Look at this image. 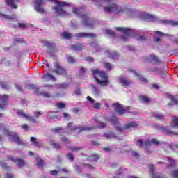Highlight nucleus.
I'll return each instance as SVG.
<instances>
[{
    "label": "nucleus",
    "instance_id": "29",
    "mask_svg": "<svg viewBox=\"0 0 178 178\" xmlns=\"http://www.w3.org/2000/svg\"><path fill=\"white\" fill-rule=\"evenodd\" d=\"M108 120V122H111V123H112V124H118V123H119V122H120V119L116 118V117H115V116L109 117Z\"/></svg>",
    "mask_w": 178,
    "mask_h": 178
},
{
    "label": "nucleus",
    "instance_id": "43",
    "mask_svg": "<svg viewBox=\"0 0 178 178\" xmlns=\"http://www.w3.org/2000/svg\"><path fill=\"white\" fill-rule=\"evenodd\" d=\"M36 165L38 168H42V166H44V161L40 158H38Z\"/></svg>",
    "mask_w": 178,
    "mask_h": 178
},
{
    "label": "nucleus",
    "instance_id": "23",
    "mask_svg": "<svg viewBox=\"0 0 178 178\" xmlns=\"http://www.w3.org/2000/svg\"><path fill=\"white\" fill-rule=\"evenodd\" d=\"M31 141L34 147H37L38 148L42 147V142L40 140H37L34 137H31Z\"/></svg>",
    "mask_w": 178,
    "mask_h": 178
},
{
    "label": "nucleus",
    "instance_id": "58",
    "mask_svg": "<svg viewBox=\"0 0 178 178\" xmlns=\"http://www.w3.org/2000/svg\"><path fill=\"white\" fill-rule=\"evenodd\" d=\"M0 166L3 168V169L7 170L8 168V164H6L3 161H0Z\"/></svg>",
    "mask_w": 178,
    "mask_h": 178
},
{
    "label": "nucleus",
    "instance_id": "61",
    "mask_svg": "<svg viewBox=\"0 0 178 178\" xmlns=\"http://www.w3.org/2000/svg\"><path fill=\"white\" fill-rule=\"evenodd\" d=\"M61 141L65 144H70V140L66 137L61 138Z\"/></svg>",
    "mask_w": 178,
    "mask_h": 178
},
{
    "label": "nucleus",
    "instance_id": "13",
    "mask_svg": "<svg viewBox=\"0 0 178 178\" xmlns=\"http://www.w3.org/2000/svg\"><path fill=\"white\" fill-rule=\"evenodd\" d=\"M138 144L140 148H144L145 149V152L147 154H149V150H148L149 147H151V145L152 144L151 140H146L145 143L143 141L142 139L138 140Z\"/></svg>",
    "mask_w": 178,
    "mask_h": 178
},
{
    "label": "nucleus",
    "instance_id": "59",
    "mask_svg": "<svg viewBox=\"0 0 178 178\" xmlns=\"http://www.w3.org/2000/svg\"><path fill=\"white\" fill-rule=\"evenodd\" d=\"M67 60L68 63H74V62H76V59H74V58L70 57V56H67Z\"/></svg>",
    "mask_w": 178,
    "mask_h": 178
},
{
    "label": "nucleus",
    "instance_id": "30",
    "mask_svg": "<svg viewBox=\"0 0 178 178\" xmlns=\"http://www.w3.org/2000/svg\"><path fill=\"white\" fill-rule=\"evenodd\" d=\"M119 56H120L119 54L115 51L108 53V58H110L111 59H113L114 60H116V59H118Z\"/></svg>",
    "mask_w": 178,
    "mask_h": 178
},
{
    "label": "nucleus",
    "instance_id": "5",
    "mask_svg": "<svg viewBox=\"0 0 178 178\" xmlns=\"http://www.w3.org/2000/svg\"><path fill=\"white\" fill-rule=\"evenodd\" d=\"M113 109L118 115H124V113H131V108L130 106L123 107L122 104L118 102L113 104Z\"/></svg>",
    "mask_w": 178,
    "mask_h": 178
},
{
    "label": "nucleus",
    "instance_id": "33",
    "mask_svg": "<svg viewBox=\"0 0 178 178\" xmlns=\"http://www.w3.org/2000/svg\"><path fill=\"white\" fill-rule=\"evenodd\" d=\"M161 130H162L163 131H165L166 134H175V136H178V133H175L170 130H168V128L165 127H161Z\"/></svg>",
    "mask_w": 178,
    "mask_h": 178
},
{
    "label": "nucleus",
    "instance_id": "15",
    "mask_svg": "<svg viewBox=\"0 0 178 178\" xmlns=\"http://www.w3.org/2000/svg\"><path fill=\"white\" fill-rule=\"evenodd\" d=\"M54 66L55 69L51 70L52 73H55V74H65V69L62 67V65L58 63H54Z\"/></svg>",
    "mask_w": 178,
    "mask_h": 178
},
{
    "label": "nucleus",
    "instance_id": "24",
    "mask_svg": "<svg viewBox=\"0 0 178 178\" xmlns=\"http://www.w3.org/2000/svg\"><path fill=\"white\" fill-rule=\"evenodd\" d=\"M71 48L72 49H74V51H82V49L86 48V45H84L83 43H78L76 44L72 45Z\"/></svg>",
    "mask_w": 178,
    "mask_h": 178
},
{
    "label": "nucleus",
    "instance_id": "3",
    "mask_svg": "<svg viewBox=\"0 0 178 178\" xmlns=\"http://www.w3.org/2000/svg\"><path fill=\"white\" fill-rule=\"evenodd\" d=\"M92 73L95 79L97 84L102 87H106L109 84V80L108 79V75L105 72L99 71V70H92Z\"/></svg>",
    "mask_w": 178,
    "mask_h": 178
},
{
    "label": "nucleus",
    "instance_id": "37",
    "mask_svg": "<svg viewBox=\"0 0 178 178\" xmlns=\"http://www.w3.org/2000/svg\"><path fill=\"white\" fill-rule=\"evenodd\" d=\"M99 157L97 154H93L91 156L88 157V161H91L92 162H97Z\"/></svg>",
    "mask_w": 178,
    "mask_h": 178
},
{
    "label": "nucleus",
    "instance_id": "36",
    "mask_svg": "<svg viewBox=\"0 0 178 178\" xmlns=\"http://www.w3.org/2000/svg\"><path fill=\"white\" fill-rule=\"evenodd\" d=\"M170 127H178V118L177 117H174L172 118V124L170 125Z\"/></svg>",
    "mask_w": 178,
    "mask_h": 178
},
{
    "label": "nucleus",
    "instance_id": "19",
    "mask_svg": "<svg viewBox=\"0 0 178 178\" xmlns=\"http://www.w3.org/2000/svg\"><path fill=\"white\" fill-rule=\"evenodd\" d=\"M149 72H153L154 73H157V74H159V76H160V77H162V78L166 76V72H163L162 68H158V67L149 68Z\"/></svg>",
    "mask_w": 178,
    "mask_h": 178
},
{
    "label": "nucleus",
    "instance_id": "2",
    "mask_svg": "<svg viewBox=\"0 0 178 178\" xmlns=\"http://www.w3.org/2000/svg\"><path fill=\"white\" fill-rule=\"evenodd\" d=\"M72 12L76 16L81 17L82 24L85 27L88 29H94L95 27V20L92 19L88 14H83V9L81 8L74 7L72 8Z\"/></svg>",
    "mask_w": 178,
    "mask_h": 178
},
{
    "label": "nucleus",
    "instance_id": "38",
    "mask_svg": "<svg viewBox=\"0 0 178 178\" xmlns=\"http://www.w3.org/2000/svg\"><path fill=\"white\" fill-rule=\"evenodd\" d=\"M62 37H64V38H67V40H70V38H72V37H73V35L69 33V32H63L61 34Z\"/></svg>",
    "mask_w": 178,
    "mask_h": 178
},
{
    "label": "nucleus",
    "instance_id": "54",
    "mask_svg": "<svg viewBox=\"0 0 178 178\" xmlns=\"http://www.w3.org/2000/svg\"><path fill=\"white\" fill-rule=\"evenodd\" d=\"M147 37L146 36H143V35H138L136 37V40L138 41H147Z\"/></svg>",
    "mask_w": 178,
    "mask_h": 178
},
{
    "label": "nucleus",
    "instance_id": "32",
    "mask_svg": "<svg viewBox=\"0 0 178 178\" xmlns=\"http://www.w3.org/2000/svg\"><path fill=\"white\" fill-rule=\"evenodd\" d=\"M130 72H132V73L135 74L136 77H138V79L139 80H140V81H143L144 83H145V81H147V79H145V78L143 77V76H141L140 74L137 73L136 71L131 70Z\"/></svg>",
    "mask_w": 178,
    "mask_h": 178
},
{
    "label": "nucleus",
    "instance_id": "62",
    "mask_svg": "<svg viewBox=\"0 0 178 178\" xmlns=\"http://www.w3.org/2000/svg\"><path fill=\"white\" fill-rule=\"evenodd\" d=\"M60 170H53L50 171V175H53V176H57L58 173H59Z\"/></svg>",
    "mask_w": 178,
    "mask_h": 178
},
{
    "label": "nucleus",
    "instance_id": "22",
    "mask_svg": "<svg viewBox=\"0 0 178 178\" xmlns=\"http://www.w3.org/2000/svg\"><path fill=\"white\" fill-rule=\"evenodd\" d=\"M159 23H161V24H165L167 26H172V27L178 26L177 21H169V20L161 19L159 21Z\"/></svg>",
    "mask_w": 178,
    "mask_h": 178
},
{
    "label": "nucleus",
    "instance_id": "27",
    "mask_svg": "<svg viewBox=\"0 0 178 178\" xmlns=\"http://www.w3.org/2000/svg\"><path fill=\"white\" fill-rule=\"evenodd\" d=\"M143 17L145 20H147L148 22H156V18L154 15H151L149 14H144Z\"/></svg>",
    "mask_w": 178,
    "mask_h": 178
},
{
    "label": "nucleus",
    "instance_id": "63",
    "mask_svg": "<svg viewBox=\"0 0 178 178\" xmlns=\"http://www.w3.org/2000/svg\"><path fill=\"white\" fill-rule=\"evenodd\" d=\"M104 67H106V69H108V70H111V69H112V65H111V63H105Z\"/></svg>",
    "mask_w": 178,
    "mask_h": 178
},
{
    "label": "nucleus",
    "instance_id": "1",
    "mask_svg": "<svg viewBox=\"0 0 178 178\" xmlns=\"http://www.w3.org/2000/svg\"><path fill=\"white\" fill-rule=\"evenodd\" d=\"M104 13H114L115 15H122V13L125 12L129 17H134L136 16V10L124 9L116 3L110 4L104 7Z\"/></svg>",
    "mask_w": 178,
    "mask_h": 178
},
{
    "label": "nucleus",
    "instance_id": "18",
    "mask_svg": "<svg viewBox=\"0 0 178 178\" xmlns=\"http://www.w3.org/2000/svg\"><path fill=\"white\" fill-rule=\"evenodd\" d=\"M76 38H95L96 35L94 33L81 32L75 34Z\"/></svg>",
    "mask_w": 178,
    "mask_h": 178
},
{
    "label": "nucleus",
    "instance_id": "4",
    "mask_svg": "<svg viewBox=\"0 0 178 178\" xmlns=\"http://www.w3.org/2000/svg\"><path fill=\"white\" fill-rule=\"evenodd\" d=\"M54 2L57 3L56 6L53 7V10L57 16H69V13H67L63 8L72 6V3L62 1H58V0H54Z\"/></svg>",
    "mask_w": 178,
    "mask_h": 178
},
{
    "label": "nucleus",
    "instance_id": "41",
    "mask_svg": "<svg viewBox=\"0 0 178 178\" xmlns=\"http://www.w3.org/2000/svg\"><path fill=\"white\" fill-rule=\"evenodd\" d=\"M51 141V145L53 147V148H56V149H60V144L57 143H54V140H50Z\"/></svg>",
    "mask_w": 178,
    "mask_h": 178
},
{
    "label": "nucleus",
    "instance_id": "14",
    "mask_svg": "<svg viewBox=\"0 0 178 178\" xmlns=\"http://www.w3.org/2000/svg\"><path fill=\"white\" fill-rule=\"evenodd\" d=\"M154 34H156V35H159V37H170V40L172 41V42H174V44H178V38H175V35H173L166 34L159 31H155Z\"/></svg>",
    "mask_w": 178,
    "mask_h": 178
},
{
    "label": "nucleus",
    "instance_id": "53",
    "mask_svg": "<svg viewBox=\"0 0 178 178\" xmlns=\"http://www.w3.org/2000/svg\"><path fill=\"white\" fill-rule=\"evenodd\" d=\"M154 118H156V119H157L158 120H162V119H163L164 116H163V115H162L161 113H155Z\"/></svg>",
    "mask_w": 178,
    "mask_h": 178
},
{
    "label": "nucleus",
    "instance_id": "6",
    "mask_svg": "<svg viewBox=\"0 0 178 178\" xmlns=\"http://www.w3.org/2000/svg\"><path fill=\"white\" fill-rule=\"evenodd\" d=\"M4 134H6V136H8V137L11 139V141H14L18 145L23 144V141L20 140L19 136H17L15 133L11 132L8 129H5Z\"/></svg>",
    "mask_w": 178,
    "mask_h": 178
},
{
    "label": "nucleus",
    "instance_id": "48",
    "mask_svg": "<svg viewBox=\"0 0 178 178\" xmlns=\"http://www.w3.org/2000/svg\"><path fill=\"white\" fill-rule=\"evenodd\" d=\"M63 130V128L61 127H57L51 129L52 133H54V134H58L60 133Z\"/></svg>",
    "mask_w": 178,
    "mask_h": 178
},
{
    "label": "nucleus",
    "instance_id": "39",
    "mask_svg": "<svg viewBox=\"0 0 178 178\" xmlns=\"http://www.w3.org/2000/svg\"><path fill=\"white\" fill-rule=\"evenodd\" d=\"M115 129L117 130V131L122 132L124 131V130H127V128H126V124H124L123 126L115 127Z\"/></svg>",
    "mask_w": 178,
    "mask_h": 178
},
{
    "label": "nucleus",
    "instance_id": "55",
    "mask_svg": "<svg viewBox=\"0 0 178 178\" xmlns=\"http://www.w3.org/2000/svg\"><path fill=\"white\" fill-rule=\"evenodd\" d=\"M58 88H67V87H69V83H60V84H58Z\"/></svg>",
    "mask_w": 178,
    "mask_h": 178
},
{
    "label": "nucleus",
    "instance_id": "34",
    "mask_svg": "<svg viewBox=\"0 0 178 178\" xmlns=\"http://www.w3.org/2000/svg\"><path fill=\"white\" fill-rule=\"evenodd\" d=\"M38 95H42V97H44V98H51V94L45 91H41L38 92Z\"/></svg>",
    "mask_w": 178,
    "mask_h": 178
},
{
    "label": "nucleus",
    "instance_id": "25",
    "mask_svg": "<svg viewBox=\"0 0 178 178\" xmlns=\"http://www.w3.org/2000/svg\"><path fill=\"white\" fill-rule=\"evenodd\" d=\"M136 127H138V122L137 121H132L125 124L127 130H129V129H136Z\"/></svg>",
    "mask_w": 178,
    "mask_h": 178
},
{
    "label": "nucleus",
    "instance_id": "51",
    "mask_svg": "<svg viewBox=\"0 0 178 178\" xmlns=\"http://www.w3.org/2000/svg\"><path fill=\"white\" fill-rule=\"evenodd\" d=\"M97 127H99V129H104L106 127V124L102 122H97Z\"/></svg>",
    "mask_w": 178,
    "mask_h": 178
},
{
    "label": "nucleus",
    "instance_id": "60",
    "mask_svg": "<svg viewBox=\"0 0 178 178\" xmlns=\"http://www.w3.org/2000/svg\"><path fill=\"white\" fill-rule=\"evenodd\" d=\"M67 158H68L70 161H71V162H72V161H74V156L72 153L67 154Z\"/></svg>",
    "mask_w": 178,
    "mask_h": 178
},
{
    "label": "nucleus",
    "instance_id": "17",
    "mask_svg": "<svg viewBox=\"0 0 178 178\" xmlns=\"http://www.w3.org/2000/svg\"><path fill=\"white\" fill-rule=\"evenodd\" d=\"M149 171L151 178H166L165 175L155 172V166L154 165H150Z\"/></svg>",
    "mask_w": 178,
    "mask_h": 178
},
{
    "label": "nucleus",
    "instance_id": "35",
    "mask_svg": "<svg viewBox=\"0 0 178 178\" xmlns=\"http://www.w3.org/2000/svg\"><path fill=\"white\" fill-rule=\"evenodd\" d=\"M17 115H19V116H22V118H25V119H27L29 116V115L26 114V113H24L23 110L17 111Z\"/></svg>",
    "mask_w": 178,
    "mask_h": 178
},
{
    "label": "nucleus",
    "instance_id": "52",
    "mask_svg": "<svg viewBox=\"0 0 178 178\" xmlns=\"http://www.w3.org/2000/svg\"><path fill=\"white\" fill-rule=\"evenodd\" d=\"M56 106H57L58 109H65L66 104H65V103H56Z\"/></svg>",
    "mask_w": 178,
    "mask_h": 178
},
{
    "label": "nucleus",
    "instance_id": "56",
    "mask_svg": "<svg viewBox=\"0 0 178 178\" xmlns=\"http://www.w3.org/2000/svg\"><path fill=\"white\" fill-rule=\"evenodd\" d=\"M94 2L96 3L95 6H102L101 3H102V2H104V1H111V0H93Z\"/></svg>",
    "mask_w": 178,
    "mask_h": 178
},
{
    "label": "nucleus",
    "instance_id": "20",
    "mask_svg": "<svg viewBox=\"0 0 178 178\" xmlns=\"http://www.w3.org/2000/svg\"><path fill=\"white\" fill-rule=\"evenodd\" d=\"M10 161H12L13 162H15V163H17L19 166V168H23V166H26V162H24V160L19 158H15L10 156L9 158Z\"/></svg>",
    "mask_w": 178,
    "mask_h": 178
},
{
    "label": "nucleus",
    "instance_id": "40",
    "mask_svg": "<svg viewBox=\"0 0 178 178\" xmlns=\"http://www.w3.org/2000/svg\"><path fill=\"white\" fill-rule=\"evenodd\" d=\"M131 147L129 145H124L120 150V152H130Z\"/></svg>",
    "mask_w": 178,
    "mask_h": 178
},
{
    "label": "nucleus",
    "instance_id": "57",
    "mask_svg": "<svg viewBox=\"0 0 178 178\" xmlns=\"http://www.w3.org/2000/svg\"><path fill=\"white\" fill-rule=\"evenodd\" d=\"M171 176L172 178H178V170H174L171 173Z\"/></svg>",
    "mask_w": 178,
    "mask_h": 178
},
{
    "label": "nucleus",
    "instance_id": "7",
    "mask_svg": "<svg viewBox=\"0 0 178 178\" xmlns=\"http://www.w3.org/2000/svg\"><path fill=\"white\" fill-rule=\"evenodd\" d=\"M115 30H117V31H121L122 33H123V35L121 37L122 41H127V40H129V38H130V35L132 33L131 29L128 28L117 27L115 28Z\"/></svg>",
    "mask_w": 178,
    "mask_h": 178
},
{
    "label": "nucleus",
    "instance_id": "64",
    "mask_svg": "<svg viewBox=\"0 0 178 178\" xmlns=\"http://www.w3.org/2000/svg\"><path fill=\"white\" fill-rule=\"evenodd\" d=\"M28 120H31V122H33V123H37V120H35V118H33L31 115L28 116V118H26Z\"/></svg>",
    "mask_w": 178,
    "mask_h": 178
},
{
    "label": "nucleus",
    "instance_id": "9",
    "mask_svg": "<svg viewBox=\"0 0 178 178\" xmlns=\"http://www.w3.org/2000/svg\"><path fill=\"white\" fill-rule=\"evenodd\" d=\"M73 124V122L68 123V127H70V130H79V133H81V131H90V130H92V129H95V127H87V126H79L75 127H70Z\"/></svg>",
    "mask_w": 178,
    "mask_h": 178
},
{
    "label": "nucleus",
    "instance_id": "44",
    "mask_svg": "<svg viewBox=\"0 0 178 178\" xmlns=\"http://www.w3.org/2000/svg\"><path fill=\"white\" fill-rule=\"evenodd\" d=\"M104 137H105V138H111L112 137L116 138V135L115 134V133L111 132L110 134H104Z\"/></svg>",
    "mask_w": 178,
    "mask_h": 178
},
{
    "label": "nucleus",
    "instance_id": "49",
    "mask_svg": "<svg viewBox=\"0 0 178 178\" xmlns=\"http://www.w3.org/2000/svg\"><path fill=\"white\" fill-rule=\"evenodd\" d=\"M0 16L5 17V19H8V20H15V19H16V17H15V16L6 15L2 14L1 13H0Z\"/></svg>",
    "mask_w": 178,
    "mask_h": 178
},
{
    "label": "nucleus",
    "instance_id": "11",
    "mask_svg": "<svg viewBox=\"0 0 178 178\" xmlns=\"http://www.w3.org/2000/svg\"><path fill=\"white\" fill-rule=\"evenodd\" d=\"M49 1H51V0H47ZM35 10H36V12H38V13H45V10L44 9V7L42 6V5H44V0H35Z\"/></svg>",
    "mask_w": 178,
    "mask_h": 178
},
{
    "label": "nucleus",
    "instance_id": "8",
    "mask_svg": "<svg viewBox=\"0 0 178 178\" xmlns=\"http://www.w3.org/2000/svg\"><path fill=\"white\" fill-rule=\"evenodd\" d=\"M41 44L44 45V47H47L48 48L47 54L49 55H51V56H54L55 51L54 50V47H55V44L49 41L42 40H40Z\"/></svg>",
    "mask_w": 178,
    "mask_h": 178
},
{
    "label": "nucleus",
    "instance_id": "46",
    "mask_svg": "<svg viewBox=\"0 0 178 178\" xmlns=\"http://www.w3.org/2000/svg\"><path fill=\"white\" fill-rule=\"evenodd\" d=\"M53 113H55V112H49L47 113L48 119H58V115H54Z\"/></svg>",
    "mask_w": 178,
    "mask_h": 178
},
{
    "label": "nucleus",
    "instance_id": "10",
    "mask_svg": "<svg viewBox=\"0 0 178 178\" xmlns=\"http://www.w3.org/2000/svg\"><path fill=\"white\" fill-rule=\"evenodd\" d=\"M145 60L149 62V63H152V65H159V63H162L159 57L155 54H150L149 56H145Z\"/></svg>",
    "mask_w": 178,
    "mask_h": 178
},
{
    "label": "nucleus",
    "instance_id": "50",
    "mask_svg": "<svg viewBox=\"0 0 178 178\" xmlns=\"http://www.w3.org/2000/svg\"><path fill=\"white\" fill-rule=\"evenodd\" d=\"M105 33L106 34H108V35H111V37H115V35H116V33L111 29H106Z\"/></svg>",
    "mask_w": 178,
    "mask_h": 178
},
{
    "label": "nucleus",
    "instance_id": "26",
    "mask_svg": "<svg viewBox=\"0 0 178 178\" xmlns=\"http://www.w3.org/2000/svg\"><path fill=\"white\" fill-rule=\"evenodd\" d=\"M6 2L8 6H10L13 9H17L16 3L19 2V0H6Z\"/></svg>",
    "mask_w": 178,
    "mask_h": 178
},
{
    "label": "nucleus",
    "instance_id": "16",
    "mask_svg": "<svg viewBox=\"0 0 178 178\" xmlns=\"http://www.w3.org/2000/svg\"><path fill=\"white\" fill-rule=\"evenodd\" d=\"M90 87H91L92 90V94L95 97H96L97 98H99V97H102V91L98 86L91 83L90 85Z\"/></svg>",
    "mask_w": 178,
    "mask_h": 178
},
{
    "label": "nucleus",
    "instance_id": "21",
    "mask_svg": "<svg viewBox=\"0 0 178 178\" xmlns=\"http://www.w3.org/2000/svg\"><path fill=\"white\" fill-rule=\"evenodd\" d=\"M119 83L123 87H129L131 84V81L126 79L124 76H120L118 79Z\"/></svg>",
    "mask_w": 178,
    "mask_h": 178
},
{
    "label": "nucleus",
    "instance_id": "31",
    "mask_svg": "<svg viewBox=\"0 0 178 178\" xmlns=\"http://www.w3.org/2000/svg\"><path fill=\"white\" fill-rule=\"evenodd\" d=\"M43 79H45V80H47V81H49V80H52L53 81H56V78H55V76H54L51 74H47L44 75Z\"/></svg>",
    "mask_w": 178,
    "mask_h": 178
},
{
    "label": "nucleus",
    "instance_id": "45",
    "mask_svg": "<svg viewBox=\"0 0 178 178\" xmlns=\"http://www.w3.org/2000/svg\"><path fill=\"white\" fill-rule=\"evenodd\" d=\"M140 101H143V102H145V104H148L149 102V98L147 96H140Z\"/></svg>",
    "mask_w": 178,
    "mask_h": 178
},
{
    "label": "nucleus",
    "instance_id": "28",
    "mask_svg": "<svg viewBox=\"0 0 178 178\" xmlns=\"http://www.w3.org/2000/svg\"><path fill=\"white\" fill-rule=\"evenodd\" d=\"M168 161L169 162V165H167L168 169H172L173 168H176V163L175 162V159L168 157Z\"/></svg>",
    "mask_w": 178,
    "mask_h": 178
},
{
    "label": "nucleus",
    "instance_id": "42",
    "mask_svg": "<svg viewBox=\"0 0 178 178\" xmlns=\"http://www.w3.org/2000/svg\"><path fill=\"white\" fill-rule=\"evenodd\" d=\"M69 149H70L71 151H74L75 152H79V151L83 149V147H77V146H72V147H70Z\"/></svg>",
    "mask_w": 178,
    "mask_h": 178
},
{
    "label": "nucleus",
    "instance_id": "12",
    "mask_svg": "<svg viewBox=\"0 0 178 178\" xmlns=\"http://www.w3.org/2000/svg\"><path fill=\"white\" fill-rule=\"evenodd\" d=\"M8 99L9 96L8 95H0V109L4 111L5 108L8 106Z\"/></svg>",
    "mask_w": 178,
    "mask_h": 178
},
{
    "label": "nucleus",
    "instance_id": "47",
    "mask_svg": "<svg viewBox=\"0 0 178 178\" xmlns=\"http://www.w3.org/2000/svg\"><path fill=\"white\" fill-rule=\"evenodd\" d=\"M1 87L3 88V90H9V88H10V85L7 83H1Z\"/></svg>",
    "mask_w": 178,
    "mask_h": 178
}]
</instances>
